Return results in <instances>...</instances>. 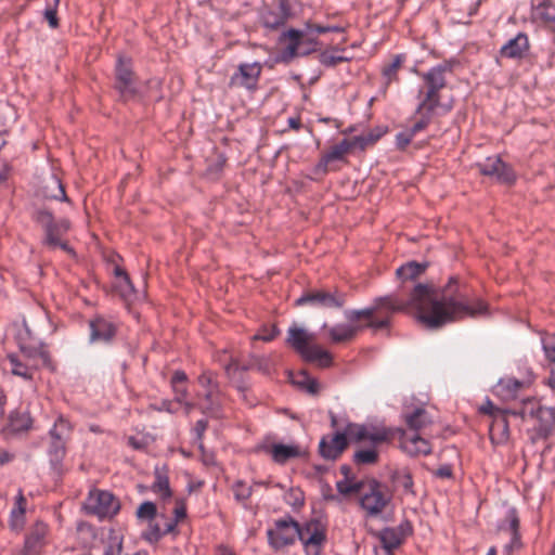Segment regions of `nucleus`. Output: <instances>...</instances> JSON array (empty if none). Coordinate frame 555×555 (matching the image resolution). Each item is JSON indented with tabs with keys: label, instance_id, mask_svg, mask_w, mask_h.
Segmentation results:
<instances>
[{
	"label": "nucleus",
	"instance_id": "46",
	"mask_svg": "<svg viewBox=\"0 0 555 555\" xmlns=\"http://www.w3.org/2000/svg\"><path fill=\"white\" fill-rule=\"evenodd\" d=\"M179 522H176V520H172V521H169L168 524H166V529L162 532L160 529L158 528V526H155L151 532L149 533L147 535V539L150 541L152 540H159L164 534L166 533H170V532H173L176 530V527Z\"/></svg>",
	"mask_w": 555,
	"mask_h": 555
},
{
	"label": "nucleus",
	"instance_id": "21",
	"mask_svg": "<svg viewBox=\"0 0 555 555\" xmlns=\"http://www.w3.org/2000/svg\"><path fill=\"white\" fill-rule=\"evenodd\" d=\"M90 340L92 343H111L117 332V324L104 317H95L89 323Z\"/></svg>",
	"mask_w": 555,
	"mask_h": 555
},
{
	"label": "nucleus",
	"instance_id": "6",
	"mask_svg": "<svg viewBox=\"0 0 555 555\" xmlns=\"http://www.w3.org/2000/svg\"><path fill=\"white\" fill-rule=\"evenodd\" d=\"M360 488L362 489L359 494V502L365 517H380L392 501V493L389 488L375 479L365 480Z\"/></svg>",
	"mask_w": 555,
	"mask_h": 555
},
{
	"label": "nucleus",
	"instance_id": "16",
	"mask_svg": "<svg viewBox=\"0 0 555 555\" xmlns=\"http://www.w3.org/2000/svg\"><path fill=\"white\" fill-rule=\"evenodd\" d=\"M261 72L262 66L258 62L240 64L230 78V87L254 91L257 89Z\"/></svg>",
	"mask_w": 555,
	"mask_h": 555
},
{
	"label": "nucleus",
	"instance_id": "3",
	"mask_svg": "<svg viewBox=\"0 0 555 555\" xmlns=\"http://www.w3.org/2000/svg\"><path fill=\"white\" fill-rule=\"evenodd\" d=\"M425 269L426 264H422L415 261L408 262L398 268L396 273L397 276L402 281L403 286L401 287L399 293L392 294L391 296H396L404 301H409L415 287L423 285L427 289H429V292L434 294L435 297H437L438 301H442V293L451 284H454L456 293L459 292L463 296V300L461 301L463 302L465 311H463L461 315L455 317L452 320L446 321L441 326H443L447 323L455 322L467 317L475 318L487 312V304L480 298L470 296L468 287L465 284L461 283V281L455 276L450 278L448 283L443 287H435L434 285L421 283L414 284L415 279H417L422 273H424Z\"/></svg>",
	"mask_w": 555,
	"mask_h": 555
},
{
	"label": "nucleus",
	"instance_id": "38",
	"mask_svg": "<svg viewBox=\"0 0 555 555\" xmlns=\"http://www.w3.org/2000/svg\"><path fill=\"white\" fill-rule=\"evenodd\" d=\"M380 138V133H375L373 131H370L367 133H363L360 135L352 137L350 139H347L350 143L351 152L356 150L364 151L369 146L374 145Z\"/></svg>",
	"mask_w": 555,
	"mask_h": 555
},
{
	"label": "nucleus",
	"instance_id": "57",
	"mask_svg": "<svg viewBox=\"0 0 555 555\" xmlns=\"http://www.w3.org/2000/svg\"><path fill=\"white\" fill-rule=\"evenodd\" d=\"M188 380V376L183 371H176L171 377L172 385H183Z\"/></svg>",
	"mask_w": 555,
	"mask_h": 555
},
{
	"label": "nucleus",
	"instance_id": "22",
	"mask_svg": "<svg viewBox=\"0 0 555 555\" xmlns=\"http://www.w3.org/2000/svg\"><path fill=\"white\" fill-rule=\"evenodd\" d=\"M513 412L517 411L498 410V413L494 414V418L492 420L489 426V436L493 444H505L509 440V425L507 421V415H513Z\"/></svg>",
	"mask_w": 555,
	"mask_h": 555
},
{
	"label": "nucleus",
	"instance_id": "41",
	"mask_svg": "<svg viewBox=\"0 0 555 555\" xmlns=\"http://www.w3.org/2000/svg\"><path fill=\"white\" fill-rule=\"evenodd\" d=\"M197 383L202 388L201 391H209L219 387L216 374L209 370L203 371L197 378Z\"/></svg>",
	"mask_w": 555,
	"mask_h": 555
},
{
	"label": "nucleus",
	"instance_id": "30",
	"mask_svg": "<svg viewBox=\"0 0 555 555\" xmlns=\"http://www.w3.org/2000/svg\"><path fill=\"white\" fill-rule=\"evenodd\" d=\"M525 387V382H520L514 377H505L500 379L494 391L503 400H513L518 391Z\"/></svg>",
	"mask_w": 555,
	"mask_h": 555
},
{
	"label": "nucleus",
	"instance_id": "23",
	"mask_svg": "<svg viewBox=\"0 0 555 555\" xmlns=\"http://www.w3.org/2000/svg\"><path fill=\"white\" fill-rule=\"evenodd\" d=\"M197 398L201 401L199 408L204 413L220 417L223 405L227 402L225 396L219 387L209 391H198Z\"/></svg>",
	"mask_w": 555,
	"mask_h": 555
},
{
	"label": "nucleus",
	"instance_id": "51",
	"mask_svg": "<svg viewBox=\"0 0 555 555\" xmlns=\"http://www.w3.org/2000/svg\"><path fill=\"white\" fill-rule=\"evenodd\" d=\"M50 183H51V185L53 188L56 189V193H53V194H51L49 196L54 198V199L67 201V196H66L64 186L61 183V181L59 179H56V178H52Z\"/></svg>",
	"mask_w": 555,
	"mask_h": 555
},
{
	"label": "nucleus",
	"instance_id": "10",
	"mask_svg": "<svg viewBox=\"0 0 555 555\" xmlns=\"http://www.w3.org/2000/svg\"><path fill=\"white\" fill-rule=\"evenodd\" d=\"M115 75V88L119 92L120 99L122 101H129L139 96V90L135 85V77L132 70V63L130 59L125 56L118 57Z\"/></svg>",
	"mask_w": 555,
	"mask_h": 555
},
{
	"label": "nucleus",
	"instance_id": "42",
	"mask_svg": "<svg viewBox=\"0 0 555 555\" xmlns=\"http://www.w3.org/2000/svg\"><path fill=\"white\" fill-rule=\"evenodd\" d=\"M157 508L153 502H143L137 509V517L141 520H152L156 517Z\"/></svg>",
	"mask_w": 555,
	"mask_h": 555
},
{
	"label": "nucleus",
	"instance_id": "18",
	"mask_svg": "<svg viewBox=\"0 0 555 555\" xmlns=\"http://www.w3.org/2000/svg\"><path fill=\"white\" fill-rule=\"evenodd\" d=\"M476 167L481 175L495 178L502 183H513L516 179L512 167L499 156L488 157L485 162L478 163Z\"/></svg>",
	"mask_w": 555,
	"mask_h": 555
},
{
	"label": "nucleus",
	"instance_id": "26",
	"mask_svg": "<svg viewBox=\"0 0 555 555\" xmlns=\"http://www.w3.org/2000/svg\"><path fill=\"white\" fill-rule=\"evenodd\" d=\"M26 509L27 500L24 496L22 490H18V494L15 498L14 505L10 512L9 527L15 532H21L26 522Z\"/></svg>",
	"mask_w": 555,
	"mask_h": 555
},
{
	"label": "nucleus",
	"instance_id": "11",
	"mask_svg": "<svg viewBox=\"0 0 555 555\" xmlns=\"http://www.w3.org/2000/svg\"><path fill=\"white\" fill-rule=\"evenodd\" d=\"M36 220L44 230L43 244L50 249L56 248V243H60L63 235L70 229V222L67 219L54 220L53 215L46 209L37 212Z\"/></svg>",
	"mask_w": 555,
	"mask_h": 555
},
{
	"label": "nucleus",
	"instance_id": "58",
	"mask_svg": "<svg viewBox=\"0 0 555 555\" xmlns=\"http://www.w3.org/2000/svg\"><path fill=\"white\" fill-rule=\"evenodd\" d=\"M206 428H207V421L199 420L196 422L194 431L196 434L197 439H202V436L205 433Z\"/></svg>",
	"mask_w": 555,
	"mask_h": 555
},
{
	"label": "nucleus",
	"instance_id": "45",
	"mask_svg": "<svg viewBox=\"0 0 555 555\" xmlns=\"http://www.w3.org/2000/svg\"><path fill=\"white\" fill-rule=\"evenodd\" d=\"M364 481L365 480L354 481V482L339 481V482H337V489L341 494H345V495L351 494V493H356L359 495L361 492V489H362L360 487L364 483Z\"/></svg>",
	"mask_w": 555,
	"mask_h": 555
},
{
	"label": "nucleus",
	"instance_id": "14",
	"mask_svg": "<svg viewBox=\"0 0 555 555\" xmlns=\"http://www.w3.org/2000/svg\"><path fill=\"white\" fill-rule=\"evenodd\" d=\"M346 297L338 291L315 289L305 293L296 300L297 306L311 305L319 308L338 309L345 305Z\"/></svg>",
	"mask_w": 555,
	"mask_h": 555
},
{
	"label": "nucleus",
	"instance_id": "36",
	"mask_svg": "<svg viewBox=\"0 0 555 555\" xmlns=\"http://www.w3.org/2000/svg\"><path fill=\"white\" fill-rule=\"evenodd\" d=\"M405 422L411 430L416 433L430 424V418L425 409H415L411 414L405 415Z\"/></svg>",
	"mask_w": 555,
	"mask_h": 555
},
{
	"label": "nucleus",
	"instance_id": "61",
	"mask_svg": "<svg viewBox=\"0 0 555 555\" xmlns=\"http://www.w3.org/2000/svg\"><path fill=\"white\" fill-rule=\"evenodd\" d=\"M436 475L441 478H450L452 476V469L450 466H441L438 468Z\"/></svg>",
	"mask_w": 555,
	"mask_h": 555
},
{
	"label": "nucleus",
	"instance_id": "43",
	"mask_svg": "<svg viewBox=\"0 0 555 555\" xmlns=\"http://www.w3.org/2000/svg\"><path fill=\"white\" fill-rule=\"evenodd\" d=\"M115 288L126 300L129 299L130 296L134 293V288L129 275H124V279L116 280Z\"/></svg>",
	"mask_w": 555,
	"mask_h": 555
},
{
	"label": "nucleus",
	"instance_id": "60",
	"mask_svg": "<svg viewBox=\"0 0 555 555\" xmlns=\"http://www.w3.org/2000/svg\"><path fill=\"white\" fill-rule=\"evenodd\" d=\"M499 408H495L492 402L488 401L487 404L482 405L480 411L485 414H489L492 416V420L494 418V414L498 413Z\"/></svg>",
	"mask_w": 555,
	"mask_h": 555
},
{
	"label": "nucleus",
	"instance_id": "54",
	"mask_svg": "<svg viewBox=\"0 0 555 555\" xmlns=\"http://www.w3.org/2000/svg\"><path fill=\"white\" fill-rule=\"evenodd\" d=\"M172 390L175 393V400L179 402H184L188 397V389L184 385H172Z\"/></svg>",
	"mask_w": 555,
	"mask_h": 555
},
{
	"label": "nucleus",
	"instance_id": "56",
	"mask_svg": "<svg viewBox=\"0 0 555 555\" xmlns=\"http://www.w3.org/2000/svg\"><path fill=\"white\" fill-rule=\"evenodd\" d=\"M44 17H46V20L49 23V26L51 28H56L59 26V20H57V16H56V10L55 9L48 8L44 11Z\"/></svg>",
	"mask_w": 555,
	"mask_h": 555
},
{
	"label": "nucleus",
	"instance_id": "31",
	"mask_svg": "<svg viewBox=\"0 0 555 555\" xmlns=\"http://www.w3.org/2000/svg\"><path fill=\"white\" fill-rule=\"evenodd\" d=\"M529 49V40L526 34L519 33L501 49V54L506 57H520Z\"/></svg>",
	"mask_w": 555,
	"mask_h": 555
},
{
	"label": "nucleus",
	"instance_id": "8",
	"mask_svg": "<svg viewBox=\"0 0 555 555\" xmlns=\"http://www.w3.org/2000/svg\"><path fill=\"white\" fill-rule=\"evenodd\" d=\"M298 533L299 524L292 517L276 519L267 529L268 544L275 552L282 551L295 543Z\"/></svg>",
	"mask_w": 555,
	"mask_h": 555
},
{
	"label": "nucleus",
	"instance_id": "47",
	"mask_svg": "<svg viewBox=\"0 0 555 555\" xmlns=\"http://www.w3.org/2000/svg\"><path fill=\"white\" fill-rule=\"evenodd\" d=\"M233 491L238 501H246L251 495V488L243 481H237L234 485Z\"/></svg>",
	"mask_w": 555,
	"mask_h": 555
},
{
	"label": "nucleus",
	"instance_id": "64",
	"mask_svg": "<svg viewBox=\"0 0 555 555\" xmlns=\"http://www.w3.org/2000/svg\"><path fill=\"white\" fill-rule=\"evenodd\" d=\"M13 459V455L9 453L5 450L0 449V465H4L9 462H11Z\"/></svg>",
	"mask_w": 555,
	"mask_h": 555
},
{
	"label": "nucleus",
	"instance_id": "1",
	"mask_svg": "<svg viewBox=\"0 0 555 555\" xmlns=\"http://www.w3.org/2000/svg\"><path fill=\"white\" fill-rule=\"evenodd\" d=\"M442 301L425 286H416L411 299L404 301L396 296L378 297L373 305L345 312L346 319L353 324H336L328 328V336L333 343H345L354 338L359 331L372 328L373 331L389 327L393 313L401 311H415L417 319L428 328H439L455 317L461 315L465 308L463 296L451 284L441 295Z\"/></svg>",
	"mask_w": 555,
	"mask_h": 555
},
{
	"label": "nucleus",
	"instance_id": "24",
	"mask_svg": "<svg viewBox=\"0 0 555 555\" xmlns=\"http://www.w3.org/2000/svg\"><path fill=\"white\" fill-rule=\"evenodd\" d=\"M400 444L404 452L413 456L428 455L431 452L429 441L422 438L417 433L403 430L400 436Z\"/></svg>",
	"mask_w": 555,
	"mask_h": 555
},
{
	"label": "nucleus",
	"instance_id": "5",
	"mask_svg": "<svg viewBox=\"0 0 555 555\" xmlns=\"http://www.w3.org/2000/svg\"><path fill=\"white\" fill-rule=\"evenodd\" d=\"M287 343L308 362L317 363L322 367H327L332 363L331 353L315 344V336L297 325L288 328Z\"/></svg>",
	"mask_w": 555,
	"mask_h": 555
},
{
	"label": "nucleus",
	"instance_id": "40",
	"mask_svg": "<svg viewBox=\"0 0 555 555\" xmlns=\"http://www.w3.org/2000/svg\"><path fill=\"white\" fill-rule=\"evenodd\" d=\"M392 480L393 482L399 487L402 488L406 493H412L413 488V479L412 475L406 469L396 470L392 474Z\"/></svg>",
	"mask_w": 555,
	"mask_h": 555
},
{
	"label": "nucleus",
	"instance_id": "19",
	"mask_svg": "<svg viewBox=\"0 0 555 555\" xmlns=\"http://www.w3.org/2000/svg\"><path fill=\"white\" fill-rule=\"evenodd\" d=\"M412 533L409 522L400 524L397 527H387L374 533L379 540L383 548L396 550L402 545L405 539Z\"/></svg>",
	"mask_w": 555,
	"mask_h": 555
},
{
	"label": "nucleus",
	"instance_id": "34",
	"mask_svg": "<svg viewBox=\"0 0 555 555\" xmlns=\"http://www.w3.org/2000/svg\"><path fill=\"white\" fill-rule=\"evenodd\" d=\"M270 454L274 462L284 464L288 460L299 456L300 451L299 448L295 446L275 443L270 448Z\"/></svg>",
	"mask_w": 555,
	"mask_h": 555
},
{
	"label": "nucleus",
	"instance_id": "25",
	"mask_svg": "<svg viewBox=\"0 0 555 555\" xmlns=\"http://www.w3.org/2000/svg\"><path fill=\"white\" fill-rule=\"evenodd\" d=\"M352 153L350 143L347 139L341 140L339 143L331 146L327 152L323 153L318 164V169L327 172L332 169L331 165L334 162H345L346 157Z\"/></svg>",
	"mask_w": 555,
	"mask_h": 555
},
{
	"label": "nucleus",
	"instance_id": "37",
	"mask_svg": "<svg viewBox=\"0 0 555 555\" xmlns=\"http://www.w3.org/2000/svg\"><path fill=\"white\" fill-rule=\"evenodd\" d=\"M9 425L13 431H26L33 425V420L27 411H14L9 416Z\"/></svg>",
	"mask_w": 555,
	"mask_h": 555
},
{
	"label": "nucleus",
	"instance_id": "27",
	"mask_svg": "<svg viewBox=\"0 0 555 555\" xmlns=\"http://www.w3.org/2000/svg\"><path fill=\"white\" fill-rule=\"evenodd\" d=\"M151 490L164 501L169 500L172 496L168 469L166 466L155 467L154 481L151 486Z\"/></svg>",
	"mask_w": 555,
	"mask_h": 555
},
{
	"label": "nucleus",
	"instance_id": "20",
	"mask_svg": "<svg viewBox=\"0 0 555 555\" xmlns=\"http://www.w3.org/2000/svg\"><path fill=\"white\" fill-rule=\"evenodd\" d=\"M347 428L344 433L324 436L319 443L320 455L325 460L338 459L348 446Z\"/></svg>",
	"mask_w": 555,
	"mask_h": 555
},
{
	"label": "nucleus",
	"instance_id": "39",
	"mask_svg": "<svg viewBox=\"0 0 555 555\" xmlns=\"http://www.w3.org/2000/svg\"><path fill=\"white\" fill-rule=\"evenodd\" d=\"M261 22L267 28L278 29L285 25L287 21L282 14H279L276 9H267L261 13Z\"/></svg>",
	"mask_w": 555,
	"mask_h": 555
},
{
	"label": "nucleus",
	"instance_id": "55",
	"mask_svg": "<svg viewBox=\"0 0 555 555\" xmlns=\"http://www.w3.org/2000/svg\"><path fill=\"white\" fill-rule=\"evenodd\" d=\"M279 14H282L286 21L292 16V8L289 4V0H279L278 9Z\"/></svg>",
	"mask_w": 555,
	"mask_h": 555
},
{
	"label": "nucleus",
	"instance_id": "29",
	"mask_svg": "<svg viewBox=\"0 0 555 555\" xmlns=\"http://www.w3.org/2000/svg\"><path fill=\"white\" fill-rule=\"evenodd\" d=\"M405 60V54H396L383 65L382 75L386 87L392 82L399 81L398 73L403 66Z\"/></svg>",
	"mask_w": 555,
	"mask_h": 555
},
{
	"label": "nucleus",
	"instance_id": "44",
	"mask_svg": "<svg viewBox=\"0 0 555 555\" xmlns=\"http://www.w3.org/2000/svg\"><path fill=\"white\" fill-rule=\"evenodd\" d=\"M274 365V361L268 357L257 358L253 363V367L266 375L272 374Z\"/></svg>",
	"mask_w": 555,
	"mask_h": 555
},
{
	"label": "nucleus",
	"instance_id": "2",
	"mask_svg": "<svg viewBox=\"0 0 555 555\" xmlns=\"http://www.w3.org/2000/svg\"><path fill=\"white\" fill-rule=\"evenodd\" d=\"M448 73H452L451 62H443L428 72L420 74L423 85L417 92L418 104L415 109V115H418L420 118L412 127L396 135V144L399 150H405L413 138L428 127L435 115H446L453 108V99L451 96L446 99L443 95Z\"/></svg>",
	"mask_w": 555,
	"mask_h": 555
},
{
	"label": "nucleus",
	"instance_id": "62",
	"mask_svg": "<svg viewBox=\"0 0 555 555\" xmlns=\"http://www.w3.org/2000/svg\"><path fill=\"white\" fill-rule=\"evenodd\" d=\"M56 247H60L62 250H64L65 253H67L68 255L70 256H75V251L74 249L68 245L67 242L63 241V240H60V243H56Z\"/></svg>",
	"mask_w": 555,
	"mask_h": 555
},
{
	"label": "nucleus",
	"instance_id": "48",
	"mask_svg": "<svg viewBox=\"0 0 555 555\" xmlns=\"http://www.w3.org/2000/svg\"><path fill=\"white\" fill-rule=\"evenodd\" d=\"M173 515L176 522L182 521L186 517V504L183 499L176 500V506L173 508Z\"/></svg>",
	"mask_w": 555,
	"mask_h": 555
},
{
	"label": "nucleus",
	"instance_id": "7",
	"mask_svg": "<svg viewBox=\"0 0 555 555\" xmlns=\"http://www.w3.org/2000/svg\"><path fill=\"white\" fill-rule=\"evenodd\" d=\"M513 415L525 421H535L534 431L540 438H546L555 431V409L543 406L534 398L524 400L520 410L513 412Z\"/></svg>",
	"mask_w": 555,
	"mask_h": 555
},
{
	"label": "nucleus",
	"instance_id": "63",
	"mask_svg": "<svg viewBox=\"0 0 555 555\" xmlns=\"http://www.w3.org/2000/svg\"><path fill=\"white\" fill-rule=\"evenodd\" d=\"M288 126L291 129L298 131L301 128V120L299 117L288 118Z\"/></svg>",
	"mask_w": 555,
	"mask_h": 555
},
{
	"label": "nucleus",
	"instance_id": "9",
	"mask_svg": "<svg viewBox=\"0 0 555 555\" xmlns=\"http://www.w3.org/2000/svg\"><path fill=\"white\" fill-rule=\"evenodd\" d=\"M282 39L288 41L281 52L284 62H291L297 56L307 55L317 50V39L301 30L288 29L282 35Z\"/></svg>",
	"mask_w": 555,
	"mask_h": 555
},
{
	"label": "nucleus",
	"instance_id": "15",
	"mask_svg": "<svg viewBox=\"0 0 555 555\" xmlns=\"http://www.w3.org/2000/svg\"><path fill=\"white\" fill-rule=\"evenodd\" d=\"M86 508L91 514L105 517L116 514L119 509V504L108 491L92 490L88 495Z\"/></svg>",
	"mask_w": 555,
	"mask_h": 555
},
{
	"label": "nucleus",
	"instance_id": "49",
	"mask_svg": "<svg viewBox=\"0 0 555 555\" xmlns=\"http://www.w3.org/2000/svg\"><path fill=\"white\" fill-rule=\"evenodd\" d=\"M286 502L292 506H302L304 505V494L301 491L292 489L286 494Z\"/></svg>",
	"mask_w": 555,
	"mask_h": 555
},
{
	"label": "nucleus",
	"instance_id": "4",
	"mask_svg": "<svg viewBox=\"0 0 555 555\" xmlns=\"http://www.w3.org/2000/svg\"><path fill=\"white\" fill-rule=\"evenodd\" d=\"M347 435L351 441L370 442V448L360 449L353 455L354 462L363 465L375 464L378 461V446L393 438L392 430L389 428L359 424H349Z\"/></svg>",
	"mask_w": 555,
	"mask_h": 555
},
{
	"label": "nucleus",
	"instance_id": "59",
	"mask_svg": "<svg viewBox=\"0 0 555 555\" xmlns=\"http://www.w3.org/2000/svg\"><path fill=\"white\" fill-rule=\"evenodd\" d=\"M215 555H236V553L233 548L220 544L215 548Z\"/></svg>",
	"mask_w": 555,
	"mask_h": 555
},
{
	"label": "nucleus",
	"instance_id": "53",
	"mask_svg": "<svg viewBox=\"0 0 555 555\" xmlns=\"http://www.w3.org/2000/svg\"><path fill=\"white\" fill-rule=\"evenodd\" d=\"M276 334H278V330L275 328V326H273L270 330L263 328L261 332L256 334L253 338L255 340L271 341L275 338Z\"/></svg>",
	"mask_w": 555,
	"mask_h": 555
},
{
	"label": "nucleus",
	"instance_id": "50",
	"mask_svg": "<svg viewBox=\"0 0 555 555\" xmlns=\"http://www.w3.org/2000/svg\"><path fill=\"white\" fill-rule=\"evenodd\" d=\"M307 28L310 33L315 34L338 33L341 30L338 26H322L318 24H307Z\"/></svg>",
	"mask_w": 555,
	"mask_h": 555
},
{
	"label": "nucleus",
	"instance_id": "13",
	"mask_svg": "<svg viewBox=\"0 0 555 555\" xmlns=\"http://www.w3.org/2000/svg\"><path fill=\"white\" fill-rule=\"evenodd\" d=\"M297 538L304 544L306 555H321L326 542V530L319 521L312 520L304 527L299 526Z\"/></svg>",
	"mask_w": 555,
	"mask_h": 555
},
{
	"label": "nucleus",
	"instance_id": "33",
	"mask_svg": "<svg viewBox=\"0 0 555 555\" xmlns=\"http://www.w3.org/2000/svg\"><path fill=\"white\" fill-rule=\"evenodd\" d=\"M73 433V425L70 422L60 415L53 424V427L49 431L50 439L68 442Z\"/></svg>",
	"mask_w": 555,
	"mask_h": 555
},
{
	"label": "nucleus",
	"instance_id": "17",
	"mask_svg": "<svg viewBox=\"0 0 555 555\" xmlns=\"http://www.w3.org/2000/svg\"><path fill=\"white\" fill-rule=\"evenodd\" d=\"M8 361L11 365V373L25 380H31L39 367L37 353L33 354L24 349L21 354H9Z\"/></svg>",
	"mask_w": 555,
	"mask_h": 555
},
{
	"label": "nucleus",
	"instance_id": "35",
	"mask_svg": "<svg viewBox=\"0 0 555 555\" xmlns=\"http://www.w3.org/2000/svg\"><path fill=\"white\" fill-rule=\"evenodd\" d=\"M533 14L535 18L551 25L555 30V4L551 0H543L534 7Z\"/></svg>",
	"mask_w": 555,
	"mask_h": 555
},
{
	"label": "nucleus",
	"instance_id": "32",
	"mask_svg": "<svg viewBox=\"0 0 555 555\" xmlns=\"http://www.w3.org/2000/svg\"><path fill=\"white\" fill-rule=\"evenodd\" d=\"M67 442L50 439L48 447V456L52 468L61 473L63 469V461L66 456Z\"/></svg>",
	"mask_w": 555,
	"mask_h": 555
},
{
	"label": "nucleus",
	"instance_id": "12",
	"mask_svg": "<svg viewBox=\"0 0 555 555\" xmlns=\"http://www.w3.org/2000/svg\"><path fill=\"white\" fill-rule=\"evenodd\" d=\"M49 540V526L41 520H36L25 532L22 555H41Z\"/></svg>",
	"mask_w": 555,
	"mask_h": 555
},
{
	"label": "nucleus",
	"instance_id": "28",
	"mask_svg": "<svg viewBox=\"0 0 555 555\" xmlns=\"http://www.w3.org/2000/svg\"><path fill=\"white\" fill-rule=\"evenodd\" d=\"M546 360L552 364L546 384L555 390V333H546L541 338Z\"/></svg>",
	"mask_w": 555,
	"mask_h": 555
},
{
	"label": "nucleus",
	"instance_id": "52",
	"mask_svg": "<svg viewBox=\"0 0 555 555\" xmlns=\"http://www.w3.org/2000/svg\"><path fill=\"white\" fill-rule=\"evenodd\" d=\"M506 521L508 522L509 532H519V518L516 509H509L506 515Z\"/></svg>",
	"mask_w": 555,
	"mask_h": 555
}]
</instances>
